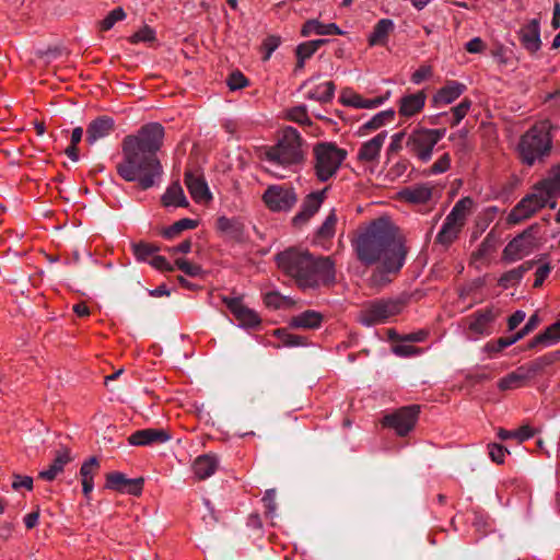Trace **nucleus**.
<instances>
[{
    "instance_id": "10",
    "label": "nucleus",
    "mask_w": 560,
    "mask_h": 560,
    "mask_svg": "<svg viewBox=\"0 0 560 560\" xmlns=\"http://www.w3.org/2000/svg\"><path fill=\"white\" fill-rule=\"evenodd\" d=\"M262 200L273 212L290 211L298 201V195L288 184L270 185L265 190Z\"/></svg>"
},
{
    "instance_id": "31",
    "label": "nucleus",
    "mask_w": 560,
    "mask_h": 560,
    "mask_svg": "<svg viewBox=\"0 0 560 560\" xmlns=\"http://www.w3.org/2000/svg\"><path fill=\"white\" fill-rule=\"evenodd\" d=\"M460 222L446 217L440 232L436 235V242L443 245L451 244L458 235L462 226Z\"/></svg>"
},
{
    "instance_id": "53",
    "label": "nucleus",
    "mask_w": 560,
    "mask_h": 560,
    "mask_svg": "<svg viewBox=\"0 0 560 560\" xmlns=\"http://www.w3.org/2000/svg\"><path fill=\"white\" fill-rule=\"evenodd\" d=\"M393 352L398 357L407 358L420 353L421 350L410 345L398 343L393 347Z\"/></svg>"
},
{
    "instance_id": "21",
    "label": "nucleus",
    "mask_w": 560,
    "mask_h": 560,
    "mask_svg": "<svg viewBox=\"0 0 560 560\" xmlns=\"http://www.w3.org/2000/svg\"><path fill=\"white\" fill-rule=\"evenodd\" d=\"M466 90L465 84L457 81H448L442 89H440L433 96L435 106H443L451 104L459 97Z\"/></svg>"
},
{
    "instance_id": "15",
    "label": "nucleus",
    "mask_w": 560,
    "mask_h": 560,
    "mask_svg": "<svg viewBox=\"0 0 560 560\" xmlns=\"http://www.w3.org/2000/svg\"><path fill=\"white\" fill-rule=\"evenodd\" d=\"M495 315L491 308L479 310L468 317V330L472 338L482 335H490V324L494 320Z\"/></svg>"
},
{
    "instance_id": "48",
    "label": "nucleus",
    "mask_w": 560,
    "mask_h": 560,
    "mask_svg": "<svg viewBox=\"0 0 560 560\" xmlns=\"http://www.w3.org/2000/svg\"><path fill=\"white\" fill-rule=\"evenodd\" d=\"M155 39V33L154 31L149 26H143L141 30H139L136 34H133L130 37V42L132 44H138L140 42L143 43H151Z\"/></svg>"
},
{
    "instance_id": "42",
    "label": "nucleus",
    "mask_w": 560,
    "mask_h": 560,
    "mask_svg": "<svg viewBox=\"0 0 560 560\" xmlns=\"http://www.w3.org/2000/svg\"><path fill=\"white\" fill-rule=\"evenodd\" d=\"M277 337L281 341V343L285 347H300L306 345V338L290 334L285 329H278L276 331Z\"/></svg>"
},
{
    "instance_id": "58",
    "label": "nucleus",
    "mask_w": 560,
    "mask_h": 560,
    "mask_svg": "<svg viewBox=\"0 0 560 560\" xmlns=\"http://www.w3.org/2000/svg\"><path fill=\"white\" fill-rule=\"evenodd\" d=\"M276 495V489H268L262 498L264 506L269 514H273L277 510Z\"/></svg>"
},
{
    "instance_id": "56",
    "label": "nucleus",
    "mask_w": 560,
    "mask_h": 560,
    "mask_svg": "<svg viewBox=\"0 0 560 560\" xmlns=\"http://www.w3.org/2000/svg\"><path fill=\"white\" fill-rule=\"evenodd\" d=\"M525 372L527 373L529 380L534 378L536 375L541 373L545 369L540 358H537L526 364H523Z\"/></svg>"
},
{
    "instance_id": "36",
    "label": "nucleus",
    "mask_w": 560,
    "mask_h": 560,
    "mask_svg": "<svg viewBox=\"0 0 560 560\" xmlns=\"http://www.w3.org/2000/svg\"><path fill=\"white\" fill-rule=\"evenodd\" d=\"M197 225H198V222L196 220H192V219H189V218H184V219H180V220L174 222L168 228L164 229L163 232H162V235L165 238L171 240V238H174L177 235H179L183 231H185V230H192Z\"/></svg>"
},
{
    "instance_id": "39",
    "label": "nucleus",
    "mask_w": 560,
    "mask_h": 560,
    "mask_svg": "<svg viewBox=\"0 0 560 560\" xmlns=\"http://www.w3.org/2000/svg\"><path fill=\"white\" fill-rule=\"evenodd\" d=\"M534 435V432L530 427L523 425L517 430H505V429H499L498 436L500 440L505 441L509 439H515L518 442H523L525 440H528Z\"/></svg>"
},
{
    "instance_id": "32",
    "label": "nucleus",
    "mask_w": 560,
    "mask_h": 560,
    "mask_svg": "<svg viewBox=\"0 0 560 560\" xmlns=\"http://www.w3.org/2000/svg\"><path fill=\"white\" fill-rule=\"evenodd\" d=\"M560 340V320L549 326L545 331L535 336L528 343V348L533 349L538 345L549 346Z\"/></svg>"
},
{
    "instance_id": "1",
    "label": "nucleus",
    "mask_w": 560,
    "mask_h": 560,
    "mask_svg": "<svg viewBox=\"0 0 560 560\" xmlns=\"http://www.w3.org/2000/svg\"><path fill=\"white\" fill-rule=\"evenodd\" d=\"M164 128L159 122L143 125L136 135L122 139V159L116 165L117 174L126 182L136 183L141 190L160 184L164 174L158 152L163 145Z\"/></svg>"
},
{
    "instance_id": "34",
    "label": "nucleus",
    "mask_w": 560,
    "mask_h": 560,
    "mask_svg": "<svg viewBox=\"0 0 560 560\" xmlns=\"http://www.w3.org/2000/svg\"><path fill=\"white\" fill-rule=\"evenodd\" d=\"M70 459L68 451L57 455L49 468L39 472V477L47 481L54 480L56 476L63 470L65 465L69 463Z\"/></svg>"
},
{
    "instance_id": "45",
    "label": "nucleus",
    "mask_w": 560,
    "mask_h": 560,
    "mask_svg": "<svg viewBox=\"0 0 560 560\" xmlns=\"http://www.w3.org/2000/svg\"><path fill=\"white\" fill-rule=\"evenodd\" d=\"M127 477L119 471H112L106 475V488L121 492L126 485Z\"/></svg>"
},
{
    "instance_id": "5",
    "label": "nucleus",
    "mask_w": 560,
    "mask_h": 560,
    "mask_svg": "<svg viewBox=\"0 0 560 560\" xmlns=\"http://www.w3.org/2000/svg\"><path fill=\"white\" fill-rule=\"evenodd\" d=\"M303 140L293 127H285L277 144L265 151L266 160L280 166H292L304 161Z\"/></svg>"
},
{
    "instance_id": "63",
    "label": "nucleus",
    "mask_w": 560,
    "mask_h": 560,
    "mask_svg": "<svg viewBox=\"0 0 560 560\" xmlns=\"http://www.w3.org/2000/svg\"><path fill=\"white\" fill-rule=\"evenodd\" d=\"M151 266L162 271H174V267L167 261L164 256L155 255L149 261Z\"/></svg>"
},
{
    "instance_id": "9",
    "label": "nucleus",
    "mask_w": 560,
    "mask_h": 560,
    "mask_svg": "<svg viewBox=\"0 0 560 560\" xmlns=\"http://www.w3.org/2000/svg\"><path fill=\"white\" fill-rule=\"evenodd\" d=\"M540 238V224L534 223L509 242L503 250V257L510 261L520 259L537 248Z\"/></svg>"
},
{
    "instance_id": "62",
    "label": "nucleus",
    "mask_w": 560,
    "mask_h": 560,
    "mask_svg": "<svg viewBox=\"0 0 560 560\" xmlns=\"http://www.w3.org/2000/svg\"><path fill=\"white\" fill-rule=\"evenodd\" d=\"M520 280H521V277H520L518 272L515 271V269L513 268V269L504 272L501 276L499 283H500V285L508 288L509 285L514 284V283L518 282Z\"/></svg>"
},
{
    "instance_id": "51",
    "label": "nucleus",
    "mask_w": 560,
    "mask_h": 560,
    "mask_svg": "<svg viewBox=\"0 0 560 560\" xmlns=\"http://www.w3.org/2000/svg\"><path fill=\"white\" fill-rule=\"evenodd\" d=\"M489 456L492 459V462L497 464H502L504 462L505 453H508V450L497 443L489 444Z\"/></svg>"
},
{
    "instance_id": "30",
    "label": "nucleus",
    "mask_w": 560,
    "mask_h": 560,
    "mask_svg": "<svg viewBox=\"0 0 560 560\" xmlns=\"http://www.w3.org/2000/svg\"><path fill=\"white\" fill-rule=\"evenodd\" d=\"M527 381H529V377L523 365H521L515 371L502 377L498 382V387L501 390H510L523 386Z\"/></svg>"
},
{
    "instance_id": "50",
    "label": "nucleus",
    "mask_w": 560,
    "mask_h": 560,
    "mask_svg": "<svg viewBox=\"0 0 560 560\" xmlns=\"http://www.w3.org/2000/svg\"><path fill=\"white\" fill-rule=\"evenodd\" d=\"M143 483H144V479L142 477L135 478V479L127 478L126 485L121 492L132 494V495H139L142 491Z\"/></svg>"
},
{
    "instance_id": "24",
    "label": "nucleus",
    "mask_w": 560,
    "mask_h": 560,
    "mask_svg": "<svg viewBox=\"0 0 560 560\" xmlns=\"http://www.w3.org/2000/svg\"><path fill=\"white\" fill-rule=\"evenodd\" d=\"M425 94L419 91L400 98L399 114L405 117H411L418 114L424 106Z\"/></svg>"
},
{
    "instance_id": "33",
    "label": "nucleus",
    "mask_w": 560,
    "mask_h": 560,
    "mask_svg": "<svg viewBox=\"0 0 560 560\" xmlns=\"http://www.w3.org/2000/svg\"><path fill=\"white\" fill-rule=\"evenodd\" d=\"M217 228L234 240H240L244 230L243 224L238 220L226 217H220L217 220Z\"/></svg>"
},
{
    "instance_id": "18",
    "label": "nucleus",
    "mask_w": 560,
    "mask_h": 560,
    "mask_svg": "<svg viewBox=\"0 0 560 560\" xmlns=\"http://www.w3.org/2000/svg\"><path fill=\"white\" fill-rule=\"evenodd\" d=\"M115 129V121L109 116H98L86 128V142L94 144L96 141L109 136Z\"/></svg>"
},
{
    "instance_id": "7",
    "label": "nucleus",
    "mask_w": 560,
    "mask_h": 560,
    "mask_svg": "<svg viewBox=\"0 0 560 560\" xmlns=\"http://www.w3.org/2000/svg\"><path fill=\"white\" fill-rule=\"evenodd\" d=\"M402 302L397 299H376L366 302L358 314V320L365 327L387 323L401 312Z\"/></svg>"
},
{
    "instance_id": "25",
    "label": "nucleus",
    "mask_w": 560,
    "mask_h": 560,
    "mask_svg": "<svg viewBox=\"0 0 560 560\" xmlns=\"http://www.w3.org/2000/svg\"><path fill=\"white\" fill-rule=\"evenodd\" d=\"M161 202L164 207H188L189 202L184 194V190L179 184V180L173 182L161 198Z\"/></svg>"
},
{
    "instance_id": "35",
    "label": "nucleus",
    "mask_w": 560,
    "mask_h": 560,
    "mask_svg": "<svg viewBox=\"0 0 560 560\" xmlns=\"http://www.w3.org/2000/svg\"><path fill=\"white\" fill-rule=\"evenodd\" d=\"M335 94L334 82H325L317 85L315 89L308 91L306 97L310 100L318 101L320 103H328L332 100Z\"/></svg>"
},
{
    "instance_id": "44",
    "label": "nucleus",
    "mask_w": 560,
    "mask_h": 560,
    "mask_svg": "<svg viewBox=\"0 0 560 560\" xmlns=\"http://www.w3.org/2000/svg\"><path fill=\"white\" fill-rule=\"evenodd\" d=\"M541 184L551 196L560 192V164L552 170L551 175L547 179H544Z\"/></svg>"
},
{
    "instance_id": "26",
    "label": "nucleus",
    "mask_w": 560,
    "mask_h": 560,
    "mask_svg": "<svg viewBox=\"0 0 560 560\" xmlns=\"http://www.w3.org/2000/svg\"><path fill=\"white\" fill-rule=\"evenodd\" d=\"M400 196L411 203H425L431 199L432 187L429 184H419L401 190Z\"/></svg>"
},
{
    "instance_id": "47",
    "label": "nucleus",
    "mask_w": 560,
    "mask_h": 560,
    "mask_svg": "<svg viewBox=\"0 0 560 560\" xmlns=\"http://www.w3.org/2000/svg\"><path fill=\"white\" fill-rule=\"evenodd\" d=\"M175 265L179 270H182L184 273H186L189 277H197L200 276L202 272V269L200 266L191 264L183 258H177L175 260Z\"/></svg>"
},
{
    "instance_id": "13",
    "label": "nucleus",
    "mask_w": 560,
    "mask_h": 560,
    "mask_svg": "<svg viewBox=\"0 0 560 560\" xmlns=\"http://www.w3.org/2000/svg\"><path fill=\"white\" fill-rule=\"evenodd\" d=\"M328 187L308 194L302 201L301 210L294 215L292 222L295 226L305 224L320 208L326 198Z\"/></svg>"
},
{
    "instance_id": "61",
    "label": "nucleus",
    "mask_w": 560,
    "mask_h": 560,
    "mask_svg": "<svg viewBox=\"0 0 560 560\" xmlns=\"http://www.w3.org/2000/svg\"><path fill=\"white\" fill-rule=\"evenodd\" d=\"M539 322L540 319L537 314L532 315L527 323L525 324V326L515 334L516 338H518V340L524 338L527 334H529L538 326Z\"/></svg>"
},
{
    "instance_id": "38",
    "label": "nucleus",
    "mask_w": 560,
    "mask_h": 560,
    "mask_svg": "<svg viewBox=\"0 0 560 560\" xmlns=\"http://www.w3.org/2000/svg\"><path fill=\"white\" fill-rule=\"evenodd\" d=\"M395 117V110L387 109L380 112L373 116L370 120L362 125L361 129L364 131H372L381 128L386 122L392 121Z\"/></svg>"
},
{
    "instance_id": "52",
    "label": "nucleus",
    "mask_w": 560,
    "mask_h": 560,
    "mask_svg": "<svg viewBox=\"0 0 560 560\" xmlns=\"http://www.w3.org/2000/svg\"><path fill=\"white\" fill-rule=\"evenodd\" d=\"M406 137L405 131L397 132L392 136V141L387 148L388 158L392 154L398 153L402 149L404 139Z\"/></svg>"
},
{
    "instance_id": "16",
    "label": "nucleus",
    "mask_w": 560,
    "mask_h": 560,
    "mask_svg": "<svg viewBox=\"0 0 560 560\" xmlns=\"http://www.w3.org/2000/svg\"><path fill=\"white\" fill-rule=\"evenodd\" d=\"M522 46L530 54L538 51L541 47L540 24L537 19L530 20L518 32Z\"/></svg>"
},
{
    "instance_id": "37",
    "label": "nucleus",
    "mask_w": 560,
    "mask_h": 560,
    "mask_svg": "<svg viewBox=\"0 0 560 560\" xmlns=\"http://www.w3.org/2000/svg\"><path fill=\"white\" fill-rule=\"evenodd\" d=\"M472 205L474 201L470 197H464L455 203V206L446 217H450L451 219L456 220V222H460L462 224H464L466 217L469 213Z\"/></svg>"
},
{
    "instance_id": "54",
    "label": "nucleus",
    "mask_w": 560,
    "mask_h": 560,
    "mask_svg": "<svg viewBox=\"0 0 560 560\" xmlns=\"http://www.w3.org/2000/svg\"><path fill=\"white\" fill-rule=\"evenodd\" d=\"M285 298L280 295L278 292H268L264 296L265 304L270 307L278 310L285 302Z\"/></svg>"
},
{
    "instance_id": "12",
    "label": "nucleus",
    "mask_w": 560,
    "mask_h": 560,
    "mask_svg": "<svg viewBox=\"0 0 560 560\" xmlns=\"http://www.w3.org/2000/svg\"><path fill=\"white\" fill-rule=\"evenodd\" d=\"M427 132V128H418L408 135L405 145L409 153L421 162H428L432 158L434 144Z\"/></svg>"
},
{
    "instance_id": "64",
    "label": "nucleus",
    "mask_w": 560,
    "mask_h": 560,
    "mask_svg": "<svg viewBox=\"0 0 560 560\" xmlns=\"http://www.w3.org/2000/svg\"><path fill=\"white\" fill-rule=\"evenodd\" d=\"M471 106V101L464 98L458 105L452 108V113L456 116V120H462L468 113Z\"/></svg>"
},
{
    "instance_id": "29",
    "label": "nucleus",
    "mask_w": 560,
    "mask_h": 560,
    "mask_svg": "<svg viewBox=\"0 0 560 560\" xmlns=\"http://www.w3.org/2000/svg\"><path fill=\"white\" fill-rule=\"evenodd\" d=\"M312 34H317V35H329V34L341 35L342 31L335 23L323 24L318 20H308V21H306L304 23V25L302 27V35L303 36H310Z\"/></svg>"
},
{
    "instance_id": "11",
    "label": "nucleus",
    "mask_w": 560,
    "mask_h": 560,
    "mask_svg": "<svg viewBox=\"0 0 560 560\" xmlns=\"http://www.w3.org/2000/svg\"><path fill=\"white\" fill-rule=\"evenodd\" d=\"M419 412L420 407L418 405L402 407L396 412L385 416L383 424L395 429L398 435L404 436L413 429Z\"/></svg>"
},
{
    "instance_id": "27",
    "label": "nucleus",
    "mask_w": 560,
    "mask_h": 560,
    "mask_svg": "<svg viewBox=\"0 0 560 560\" xmlns=\"http://www.w3.org/2000/svg\"><path fill=\"white\" fill-rule=\"evenodd\" d=\"M323 322V315L316 311H305L290 320V326L293 328L316 329Z\"/></svg>"
},
{
    "instance_id": "14",
    "label": "nucleus",
    "mask_w": 560,
    "mask_h": 560,
    "mask_svg": "<svg viewBox=\"0 0 560 560\" xmlns=\"http://www.w3.org/2000/svg\"><path fill=\"white\" fill-rule=\"evenodd\" d=\"M170 440L171 435L166 430L154 428L138 430L128 438V442L137 446L162 444Z\"/></svg>"
},
{
    "instance_id": "46",
    "label": "nucleus",
    "mask_w": 560,
    "mask_h": 560,
    "mask_svg": "<svg viewBox=\"0 0 560 560\" xmlns=\"http://www.w3.org/2000/svg\"><path fill=\"white\" fill-rule=\"evenodd\" d=\"M226 84L231 91H236L247 86L248 80L241 71L235 70L228 77Z\"/></svg>"
},
{
    "instance_id": "17",
    "label": "nucleus",
    "mask_w": 560,
    "mask_h": 560,
    "mask_svg": "<svg viewBox=\"0 0 560 560\" xmlns=\"http://www.w3.org/2000/svg\"><path fill=\"white\" fill-rule=\"evenodd\" d=\"M224 303L230 312L240 322L241 326L255 327L259 325L260 319L258 315L253 311L243 305L242 301L237 298L224 299Z\"/></svg>"
},
{
    "instance_id": "43",
    "label": "nucleus",
    "mask_w": 560,
    "mask_h": 560,
    "mask_svg": "<svg viewBox=\"0 0 560 560\" xmlns=\"http://www.w3.org/2000/svg\"><path fill=\"white\" fill-rule=\"evenodd\" d=\"M126 18V13L122 8L118 7L112 10L101 22V30H110L116 22L122 21Z\"/></svg>"
},
{
    "instance_id": "3",
    "label": "nucleus",
    "mask_w": 560,
    "mask_h": 560,
    "mask_svg": "<svg viewBox=\"0 0 560 560\" xmlns=\"http://www.w3.org/2000/svg\"><path fill=\"white\" fill-rule=\"evenodd\" d=\"M276 258L279 267L304 289L331 285L336 281L335 262L330 257H315L306 250L290 248L277 254Z\"/></svg>"
},
{
    "instance_id": "57",
    "label": "nucleus",
    "mask_w": 560,
    "mask_h": 560,
    "mask_svg": "<svg viewBox=\"0 0 560 560\" xmlns=\"http://www.w3.org/2000/svg\"><path fill=\"white\" fill-rule=\"evenodd\" d=\"M100 467V463L96 457H91L89 460L83 463L80 469V475L83 478H93V472Z\"/></svg>"
},
{
    "instance_id": "6",
    "label": "nucleus",
    "mask_w": 560,
    "mask_h": 560,
    "mask_svg": "<svg viewBox=\"0 0 560 560\" xmlns=\"http://www.w3.org/2000/svg\"><path fill=\"white\" fill-rule=\"evenodd\" d=\"M315 174L320 182L334 177L347 158V151L332 142H319L314 149Z\"/></svg>"
},
{
    "instance_id": "28",
    "label": "nucleus",
    "mask_w": 560,
    "mask_h": 560,
    "mask_svg": "<svg viewBox=\"0 0 560 560\" xmlns=\"http://www.w3.org/2000/svg\"><path fill=\"white\" fill-rule=\"evenodd\" d=\"M394 22L389 19L380 20L373 27L369 36V44L371 46L384 45L387 42L388 35L394 31Z\"/></svg>"
},
{
    "instance_id": "41",
    "label": "nucleus",
    "mask_w": 560,
    "mask_h": 560,
    "mask_svg": "<svg viewBox=\"0 0 560 560\" xmlns=\"http://www.w3.org/2000/svg\"><path fill=\"white\" fill-rule=\"evenodd\" d=\"M132 250L139 261H148L149 257L155 256L154 254L160 250V247L154 244L140 242L132 245Z\"/></svg>"
},
{
    "instance_id": "4",
    "label": "nucleus",
    "mask_w": 560,
    "mask_h": 560,
    "mask_svg": "<svg viewBox=\"0 0 560 560\" xmlns=\"http://www.w3.org/2000/svg\"><path fill=\"white\" fill-rule=\"evenodd\" d=\"M552 129L549 120H542L532 126L520 138L517 154L523 164L534 166L545 162L552 149Z\"/></svg>"
},
{
    "instance_id": "19",
    "label": "nucleus",
    "mask_w": 560,
    "mask_h": 560,
    "mask_svg": "<svg viewBox=\"0 0 560 560\" xmlns=\"http://www.w3.org/2000/svg\"><path fill=\"white\" fill-rule=\"evenodd\" d=\"M184 182L195 201L201 202L211 199L209 187L201 176H196L191 171H187Z\"/></svg>"
},
{
    "instance_id": "2",
    "label": "nucleus",
    "mask_w": 560,
    "mask_h": 560,
    "mask_svg": "<svg viewBox=\"0 0 560 560\" xmlns=\"http://www.w3.org/2000/svg\"><path fill=\"white\" fill-rule=\"evenodd\" d=\"M353 247L362 264H378V270L386 273H398L407 256L396 228L384 219L373 221L360 233Z\"/></svg>"
},
{
    "instance_id": "8",
    "label": "nucleus",
    "mask_w": 560,
    "mask_h": 560,
    "mask_svg": "<svg viewBox=\"0 0 560 560\" xmlns=\"http://www.w3.org/2000/svg\"><path fill=\"white\" fill-rule=\"evenodd\" d=\"M551 194L539 183L534 192L522 198L511 210L508 217L509 223L517 224L536 213L539 209L548 205Z\"/></svg>"
},
{
    "instance_id": "22",
    "label": "nucleus",
    "mask_w": 560,
    "mask_h": 560,
    "mask_svg": "<svg viewBox=\"0 0 560 560\" xmlns=\"http://www.w3.org/2000/svg\"><path fill=\"white\" fill-rule=\"evenodd\" d=\"M386 136L387 132L382 131L371 140L364 142L358 152L359 160L364 162H373L377 160V158L380 156L381 149L385 142Z\"/></svg>"
},
{
    "instance_id": "60",
    "label": "nucleus",
    "mask_w": 560,
    "mask_h": 560,
    "mask_svg": "<svg viewBox=\"0 0 560 560\" xmlns=\"http://www.w3.org/2000/svg\"><path fill=\"white\" fill-rule=\"evenodd\" d=\"M289 117L291 120L299 122L301 125L303 124H310V119L307 117L306 108L303 106L295 107L289 113Z\"/></svg>"
},
{
    "instance_id": "55",
    "label": "nucleus",
    "mask_w": 560,
    "mask_h": 560,
    "mask_svg": "<svg viewBox=\"0 0 560 560\" xmlns=\"http://www.w3.org/2000/svg\"><path fill=\"white\" fill-rule=\"evenodd\" d=\"M450 165L451 156L448 153H444L438 161L432 164L430 172L432 174H441L447 171Z\"/></svg>"
},
{
    "instance_id": "23",
    "label": "nucleus",
    "mask_w": 560,
    "mask_h": 560,
    "mask_svg": "<svg viewBox=\"0 0 560 560\" xmlns=\"http://www.w3.org/2000/svg\"><path fill=\"white\" fill-rule=\"evenodd\" d=\"M194 471L200 480L211 477L219 467V459L215 455L205 454L198 456L194 462Z\"/></svg>"
},
{
    "instance_id": "59",
    "label": "nucleus",
    "mask_w": 560,
    "mask_h": 560,
    "mask_svg": "<svg viewBox=\"0 0 560 560\" xmlns=\"http://www.w3.org/2000/svg\"><path fill=\"white\" fill-rule=\"evenodd\" d=\"M316 50L308 42L301 43L295 48V55L298 59H310Z\"/></svg>"
},
{
    "instance_id": "20",
    "label": "nucleus",
    "mask_w": 560,
    "mask_h": 560,
    "mask_svg": "<svg viewBox=\"0 0 560 560\" xmlns=\"http://www.w3.org/2000/svg\"><path fill=\"white\" fill-rule=\"evenodd\" d=\"M386 97L364 98L351 89H345L341 92L340 101L343 105L352 106L355 108H375L384 103Z\"/></svg>"
},
{
    "instance_id": "49",
    "label": "nucleus",
    "mask_w": 560,
    "mask_h": 560,
    "mask_svg": "<svg viewBox=\"0 0 560 560\" xmlns=\"http://www.w3.org/2000/svg\"><path fill=\"white\" fill-rule=\"evenodd\" d=\"M516 341H518L516 335H513L512 337H501L495 342H488L486 348L488 351L499 352Z\"/></svg>"
},
{
    "instance_id": "40",
    "label": "nucleus",
    "mask_w": 560,
    "mask_h": 560,
    "mask_svg": "<svg viewBox=\"0 0 560 560\" xmlns=\"http://www.w3.org/2000/svg\"><path fill=\"white\" fill-rule=\"evenodd\" d=\"M338 218L336 214V210L332 209L323 224L317 230V236L323 240H329L335 235V228L337 224Z\"/></svg>"
}]
</instances>
